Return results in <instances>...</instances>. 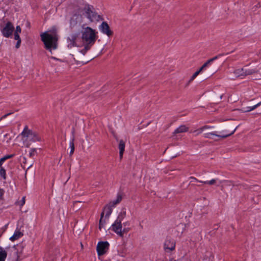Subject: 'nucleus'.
I'll use <instances>...</instances> for the list:
<instances>
[{
    "instance_id": "32",
    "label": "nucleus",
    "mask_w": 261,
    "mask_h": 261,
    "mask_svg": "<svg viewBox=\"0 0 261 261\" xmlns=\"http://www.w3.org/2000/svg\"><path fill=\"white\" fill-rule=\"evenodd\" d=\"M36 152L37 150L36 148H31L29 152L30 157L33 158L36 154Z\"/></svg>"
},
{
    "instance_id": "19",
    "label": "nucleus",
    "mask_w": 261,
    "mask_h": 261,
    "mask_svg": "<svg viewBox=\"0 0 261 261\" xmlns=\"http://www.w3.org/2000/svg\"><path fill=\"white\" fill-rule=\"evenodd\" d=\"M122 199V196L121 195L118 194L117 196L116 199L111 202L109 205H110L112 207H115L116 204H118L121 202Z\"/></svg>"
},
{
    "instance_id": "4",
    "label": "nucleus",
    "mask_w": 261,
    "mask_h": 261,
    "mask_svg": "<svg viewBox=\"0 0 261 261\" xmlns=\"http://www.w3.org/2000/svg\"><path fill=\"white\" fill-rule=\"evenodd\" d=\"M92 9H93V6L89 5H88L87 7L85 9V13L87 18L91 22L99 21L102 20V17L92 11Z\"/></svg>"
},
{
    "instance_id": "10",
    "label": "nucleus",
    "mask_w": 261,
    "mask_h": 261,
    "mask_svg": "<svg viewBox=\"0 0 261 261\" xmlns=\"http://www.w3.org/2000/svg\"><path fill=\"white\" fill-rule=\"evenodd\" d=\"M99 29L102 33L107 35L109 37L113 35V32L111 30L109 24L106 21H103L101 23L99 27Z\"/></svg>"
},
{
    "instance_id": "35",
    "label": "nucleus",
    "mask_w": 261,
    "mask_h": 261,
    "mask_svg": "<svg viewBox=\"0 0 261 261\" xmlns=\"http://www.w3.org/2000/svg\"><path fill=\"white\" fill-rule=\"evenodd\" d=\"M21 32V29L19 25H17L16 28V30L14 32L15 34H19Z\"/></svg>"
},
{
    "instance_id": "34",
    "label": "nucleus",
    "mask_w": 261,
    "mask_h": 261,
    "mask_svg": "<svg viewBox=\"0 0 261 261\" xmlns=\"http://www.w3.org/2000/svg\"><path fill=\"white\" fill-rule=\"evenodd\" d=\"M212 127H213V126H208V125H204V126L200 127L198 129V130L199 131V133H201L204 129H207V128H212Z\"/></svg>"
},
{
    "instance_id": "16",
    "label": "nucleus",
    "mask_w": 261,
    "mask_h": 261,
    "mask_svg": "<svg viewBox=\"0 0 261 261\" xmlns=\"http://www.w3.org/2000/svg\"><path fill=\"white\" fill-rule=\"evenodd\" d=\"M189 128L185 125H182L177 127L173 132V134L175 135L178 133H185L188 130Z\"/></svg>"
},
{
    "instance_id": "8",
    "label": "nucleus",
    "mask_w": 261,
    "mask_h": 261,
    "mask_svg": "<svg viewBox=\"0 0 261 261\" xmlns=\"http://www.w3.org/2000/svg\"><path fill=\"white\" fill-rule=\"evenodd\" d=\"M237 128V127H236L234 128V129L233 131H232L231 133H230L229 134H223L221 135H218L217 134V132H212V133H205V134H204L203 136H204V138H208V139H212L213 136H216V137H219L222 139H224V138H226L232 135L235 132Z\"/></svg>"
},
{
    "instance_id": "26",
    "label": "nucleus",
    "mask_w": 261,
    "mask_h": 261,
    "mask_svg": "<svg viewBox=\"0 0 261 261\" xmlns=\"http://www.w3.org/2000/svg\"><path fill=\"white\" fill-rule=\"evenodd\" d=\"M234 73L237 77L244 76V68L236 69L234 70Z\"/></svg>"
},
{
    "instance_id": "6",
    "label": "nucleus",
    "mask_w": 261,
    "mask_h": 261,
    "mask_svg": "<svg viewBox=\"0 0 261 261\" xmlns=\"http://www.w3.org/2000/svg\"><path fill=\"white\" fill-rule=\"evenodd\" d=\"M110 244L107 241H99L96 246V251L98 256L106 254L109 249Z\"/></svg>"
},
{
    "instance_id": "14",
    "label": "nucleus",
    "mask_w": 261,
    "mask_h": 261,
    "mask_svg": "<svg viewBox=\"0 0 261 261\" xmlns=\"http://www.w3.org/2000/svg\"><path fill=\"white\" fill-rule=\"evenodd\" d=\"M125 144L124 141L122 140H120L118 148L119 149V156L120 159H122L123 156V154L125 149Z\"/></svg>"
},
{
    "instance_id": "23",
    "label": "nucleus",
    "mask_w": 261,
    "mask_h": 261,
    "mask_svg": "<svg viewBox=\"0 0 261 261\" xmlns=\"http://www.w3.org/2000/svg\"><path fill=\"white\" fill-rule=\"evenodd\" d=\"M104 216V213L102 212L100 215V219L99 221V229L100 230L104 227V225L106 223L105 220H102L103 217Z\"/></svg>"
},
{
    "instance_id": "41",
    "label": "nucleus",
    "mask_w": 261,
    "mask_h": 261,
    "mask_svg": "<svg viewBox=\"0 0 261 261\" xmlns=\"http://www.w3.org/2000/svg\"><path fill=\"white\" fill-rule=\"evenodd\" d=\"M25 203V197H23L22 198V200L21 201V204L20 205L22 206Z\"/></svg>"
},
{
    "instance_id": "20",
    "label": "nucleus",
    "mask_w": 261,
    "mask_h": 261,
    "mask_svg": "<svg viewBox=\"0 0 261 261\" xmlns=\"http://www.w3.org/2000/svg\"><path fill=\"white\" fill-rule=\"evenodd\" d=\"M7 256V252L2 247H0V261H5Z\"/></svg>"
},
{
    "instance_id": "40",
    "label": "nucleus",
    "mask_w": 261,
    "mask_h": 261,
    "mask_svg": "<svg viewBox=\"0 0 261 261\" xmlns=\"http://www.w3.org/2000/svg\"><path fill=\"white\" fill-rule=\"evenodd\" d=\"M124 227H128L130 225V223L129 221H127L125 222H124L122 224Z\"/></svg>"
},
{
    "instance_id": "29",
    "label": "nucleus",
    "mask_w": 261,
    "mask_h": 261,
    "mask_svg": "<svg viewBox=\"0 0 261 261\" xmlns=\"http://www.w3.org/2000/svg\"><path fill=\"white\" fill-rule=\"evenodd\" d=\"M0 176L3 178L4 179H6V170L5 169L2 167H0Z\"/></svg>"
},
{
    "instance_id": "21",
    "label": "nucleus",
    "mask_w": 261,
    "mask_h": 261,
    "mask_svg": "<svg viewBox=\"0 0 261 261\" xmlns=\"http://www.w3.org/2000/svg\"><path fill=\"white\" fill-rule=\"evenodd\" d=\"M261 104V102H258V103H257L256 105H254L253 106H252V107H248L246 108V109H242L241 111L243 112H250L253 110H254L255 108H256L257 107H258L259 106H260Z\"/></svg>"
},
{
    "instance_id": "5",
    "label": "nucleus",
    "mask_w": 261,
    "mask_h": 261,
    "mask_svg": "<svg viewBox=\"0 0 261 261\" xmlns=\"http://www.w3.org/2000/svg\"><path fill=\"white\" fill-rule=\"evenodd\" d=\"M229 53H227L226 54H219L217 56H215L214 57L209 59L208 60H207L200 68L198 70H197V71H196L193 74V75L191 76L189 82H191L192 81H193L194 79H195V78H196V77H197V76L199 74V73L203 70L205 69L206 67H208V66H210L211 65V64L215 60H216V59H218L219 58H220V57L222 56H224L225 55H228Z\"/></svg>"
},
{
    "instance_id": "37",
    "label": "nucleus",
    "mask_w": 261,
    "mask_h": 261,
    "mask_svg": "<svg viewBox=\"0 0 261 261\" xmlns=\"http://www.w3.org/2000/svg\"><path fill=\"white\" fill-rule=\"evenodd\" d=\"M4 190L0 188V199H3V195L4 194Z\"/></svg>"
},
{
    "instance_id": "17",
    "label": "nucleus",
    "mask_w": 261,
    "mask_h": 261,
    "mask_svg": "<svg viewBox=\"0 0 261 261\" xmlns=\"http://www.w3.org/2000/svg\"><path fill=\"white\" fill-rule=\"evenodd\" d=\"M112 206L109 204L106 205L105 207H104L103 211L102 212H103L104 213H105V212L106 213V215H105L106 218H109L110 216L112 214Z\"/></svg>"
},
{
    "instance_id": "39",
    "label": "nucleus",
    "mask_w": 261,
    "mask_h": 261,
    "mask_svg": "<svg viewBox=\"0 0 261 261\" xmlns=\"http://www.w3.org/2000/svg\"><path fill=\"white\" fill-rule=\"evenodd\" d=\"M190 179H192V180L190 181V183H191L192 182H193L194 181H196L198 182H199V181H200V180H198L197 178H196L195 177H193V176L190 177Z\"/></svg>"
},
{
    "instance_id": "46",
    "label": "nucleus",
    "mask_w": 261,
    "mask_h": 261,
    "mask_svg": "<svg viewBox=\"0 0 261 261\" xmlns=\"http://www.w3.org/2000/svg\"><path fill=\"white\" fill-rule=\"evenodd\" d=\"M222 96H223V95H221V96H220V98H221V99H222Z\"/></svg>"
},
{
    "instance_id": "11",
    "label": "nucleus",
    "mask_w": 261,
    "mask_h": 261,
    "mask_svg": "<svg viewBox=\"0 0 261 261\" xmlns=\"http://www.w3.org/2000/svg\"><path fill=\"white\" fill-rule=\"evenodd\" d=\"M78 35L77 34H72L67 37L68 47L72 48V47L76 46V40L77 38Z\"/></svg>"
},
{
    "instance_id": "33",
    "label": "nucleus",
    "mask_w": 261,
    "mask_h": 261,
    "mask_svg": "<svg viewBox=\"0 0 261 261\" xmlns=\"http://www.w3.org/2000/svg\"><path fill=\"white\" fill-rule=\"evenodd\" d=\"M130 228L128 227H124L123 229L122 228L121 231L122 234V237H123L125 233H127L129 230Z\"/></svg>"
},
{
    "instance_id": "31",
    "label": "nucleus",
    "mask_w": 261,
    "mask_h": 261,
    "mask_svg": "<svg viewBox=\"0 0 261 261\" xmlns=\"http://www.w3.org/2000/svg\"><path fill=\"white\" fill-rule=\"evenodd\" d=\"M216 182V179H213L210 181H199V182L203 183L204 184H208L210 185H214Z\"/></svg>"
},
{
    "instance_id": "9",
    "label": "nucleus",
    "mask_w": 261,
    "mask_h": 261,
    "mask_svg": "<svg viewBox=\"0 0 261 261\" xmlns=\"http://www.w3.org/2000/svg\"><path fill=\"white\" fill-rule=\"evenodd\" d=\"M122 224L121 222L117 221L115 220L114 223L112 225L110 229H111L114 232H115L119 237H122Z\"/></svg>"
},
{
    "instance_id": "42",
    "label": "nucleus",
    "mask_w": 261,
    "mask_h": 261,
    "mask_svg": "<svg viewBox=\"0 0 261 261\" xmlns=\"http://www.w3.org/2000/svg\"><path fill=\"white\" fill-rule=\"evenodd\" d=\"M10 114H11V113L5 114V115L3 116V118H6V117H7V116L9 115Z\"/></svg>"
},
{
    "instance_id": "30",
    "label": "nucleus",
    "mask_w": 261,
    "mask_h": 261,
    "mask_svg": "<svg viewBox=\"0 0 261 261\" xmlns=\"http://www.w3.org/2000/svg\"><path fill=\"white\" fill-rule=\"evenodd\" d=\"M19 257L20 256L18 254V251H17L15 253L14 256L11 258H9L8 260H9V261H19Z\"/></svg>"
},
{
    "instance_id": "13",
    "label": "nucleus",
    "mask_w": 261,
    "mask_h": 261,
    "mask_svg": "<svg viewBox=\"0 0 261 261\" xmlns=\"http://www.w3.org/2000/svg\"><path fill=\"white\" fill-rule=\"evenodd\" d=\"M80 17L81 16L76 14L71 17L70 20V26L71 28H73L76 25Z\"/></svg>"
},
{
    "instance_id": "7",
    "label": "nucleus",
    "mask_w": 261,
    "mask_h": 261,
    "mask_svg": "<svg viewBox=\"0 0 261 261\" xmlns=\"http://www.w3.org/2000/svg\"><path fill=\"white\" fill-rule=\"evenodd\" d=\"M176 242L175 241L171 238H167L164 245V249L166 252H170L175 250Z\"/></svg>"
},
{
    "instance_id": "28",
    "label": "nucleus",
    "mask_w": 261,
    "mask_h": 261,
    "mask_svg": "<svg viewBox=\"0 0 261 261\" xmlns=\"http://www.w3.org/2000/svg\"><path fill=\"white\" fill-rule=\"evenodd\" d=\"M14 154H12L5 155V156L2 158L0 159V167L2 166V164H3V163L6 160L13 158L14 156Z\"/></svg>"
},
{
    "instance_id": "47",
    "label": "nucleus",
    "mask_w": 261,
    "mask_h": 261,
    "mask_svg": "<svg viewBox=\"0 0 261 261\" xmlns=\"http://www.w3.org/2000/svg\"><path fill=\"white\" fill-rule=\"evenodd\" d=\"M32 165H30V166L28 167V169L30 168V167Z\"/></svg>"
},
{
    "instance_id": "38",
    "label": "nucleus",
    "mask_w": 261,
    "mask_h": 261,
    "mask_svg": "<svg viewBox=\"0 0 261 261\" xmlns=\"http://www.w3.org/2000/svg\"><path fill=\"white\" fill-rule=\"evenodd\" d=\"M21 40H17V43L16 44V45H15V47L16 48H18L20 46V44H21Z\"/></svg>"
},
{
    "instance_id": "45",
    "label": "nucleus",
    "mask_w": 261,
    "mask_h": 261,
    "mask_svg": "<svg viewBox=\"0 0 261 261\" xmlns=\"http://www.w3.org/2000/svg\"><path fill=\"white\" fill-rule=\"evenodd\" d=\"M258 6L259 7H260V4H258Z\"/></svg>"
},
{
    "instance_id": "1",
    "label": "nucleus",
    "mask_w": 261,
    "mask_h": 261,
    "mask_svg": "<svg viewBox=\"0 0 261 261\" xmlns=\"http://www.w3.org/2000/svg\"><path fill=\"white\" fill-rule=\"evenodd\" d=\"M40 36L47 50L51 53L52 49H56L57 48L58 35L56 29L53 31L52 34L45 32L41 34Z\"/></svg>"
},
{
    "instance_id": "12",
    "label": "nucleus",
    "mask_w": 261,
    "mask_h": 261,
    "mask_svg": "<svg viewBox=\"0 0 261 261\" xmlns=\"http://www.w3.org/2000/svg\"><path fill=\"white\" fill-rule=\"evenodd\" d=\"M28 139L33 142L40 141L41 140V138L38 134L32 130L30 132Z\"/></svg>"
},
{
    "instance_id": "43",
    "label": "nucleus",
    "mask_w": 261,
    "mask_h": 261,
    "mask_svg": "<svg viewBox=\"0 0 261 261\" xmlns=\"http://www.w3.org/2000/svg\"><path fill=\"white\" fill-rule=\"evenodd\" d=\"M16 245H14V246H13V248H16Z\"/></svg>"
},
{
    "instance_id": "27",
    "label": "nucleus",
    "mask_w": 261,
    "mask_h": 261,
    "mask_svg": "<svg viewBox=\"0 0 261 261\" xmlns=\"http://www.w3.org/2000/svg\"><path fill=\"white\" fill-rule=\"evenodd\" d=\"M257 71L255 69H246L244 68V76L250 75L256 73Z\"/></svg>"
},
{
    "instance_id": "18",
    "label": "nucleus",
    "mask_w": 261,
    "mask_h": 261,
    "mask_svg": "<svg viewBox=\"0 0 261 261\" xmlns=\"http://www.w3.org/2000/svg\"><path fill=\"white\" fill-rule=\"evenodd\" d=\"M126 216V211L125 208H122L121 210V212L119 214L117 219L116 220L117 221L122 222L123 219Z\"/></svg>"
},
{
    "instance_id": "22",
    "label": "nucleus",
    "mask_w": 261,
    "mask_h": 261,
    "mask_svg": "<svg viewBox=\"0 0 261 261\" xmlns=\"http://www.w3.org/2000/svg\"><path fill=\"white\" fill-rule=\"evenodd\" d=\"M74 137L73 135L69 142V147L70 148V155H71L74 151Z\"/></svg>"
},
{
    "instance_id": "15",
    "label": "nucleus",
    "mask_w": 261,
    "mask_h": 261,
    "mask_svg": "<svg viewBox=\"0 0 261 261\" xmlns=\"http://www.w3.org/2000/svg\"><path fill=\"white\" fill-rule=\"evenodd\" d=\"M23 235V233L20 232L19 230H16L14 232L13 235L10 238V240L11 241H14L16 240H18L20 237H22Z\"/></svg>"
},
{
    "instance_id": "3",
    "label": "nucleus",
    "mask_w": 261,
    "mask_h": 261,
    "mask_svg": "<svg viewBox=\"0 0 261 261\" xmlns=\"http://www.w3.org/2000/svg\"><path fill=\"white\" fill-rule=\"evenodd\" d=\"M0 21V28L2 35L6 38L12 37L15 29L12 22L8 21L5 17L1 19Z\"/></svg>"
},
{
    "instance_id": "24",
    "label": "nucleus",
    "mask_w": 261,
    "mask_h": 261,
    "mask_svg": "<svg viewBox=\"0 0 261 261\" xmlns=\"http://www.w3.org/2000/svg\"><path fill=\"white\" fill-rule=\"evenodd\" d=\"M31 130L30 129H29L28 128V126H25L23 131L22 132L21 135H22V137H25V138H28L29 136V134H30V132H31Z\"/></svg>"
},
{
    "instance_id": "36",
    "label": "nucleus",
    "mask_w": 261,
    "mask_h": 261,
    "mask_svg": "<svg viewBox=\"0 0 261 261\" xmlns=\"http://www.w3.org/2000/svg\"><path fill=\"white\" fill-rule=\"evenodd\" d=\"M14 39L17 40H21V38L19 35V34H15L14 33Z\"/></svg>"
},
{
    "instance_id": "25",
    "label": "nucleus",
    "mask_w": 261,
    "mask_h": 261,
    "mask_svg": "<svg viewBox=\"0 0 261 261\" xmlns=\"http://www.w3.org/2000/svg\"><path fill=\"white\" fill-rule=\"evenodd\" d=\"M92 45L84 44V47L83 49H81L80 52L82 53L83 55H85L86 53L91 48Z\"/></svg>"
},
{
    "instance_id": "2",
    "label": "nucleus",
    "mask_w": 261,
    "mask_h": 261,
    "mask_svg": "<svg viewBox=\"0 0 261 261\" xmlns=\"http://www.w3.org/2000/svg\"><path fill=\"white\" fill-rule=\"evenodd\" d=\"M97 32L89 27L84 29L82 31L81 38L84 44L93 45L97 38Z\"/></svg>"
},
{
    "instance_id": "44",
    "label": "nucleus",
    "mask_w": 261,
    "mask_h": 261,
    "mask_svg": "<svg viewBox=\"0 0 261 261\" xmlns=\"http://www.w3.org/2000/svg\"><path fill=\"white\" fill-rule=\"evenodd\" d=\"M258 6L259 7H260V4H258Z\"/></svg>"
}]
</instances>
